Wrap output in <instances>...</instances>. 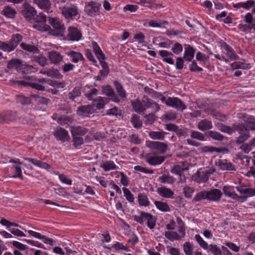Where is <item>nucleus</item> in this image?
<instances>
[{"label":"nucleus","instance_id":"dca6fc26","mask_svg":"<svg viewBox=\"0 0 255 255\" xmlns=\"http://www.w3.org/2000/svg\"><path fill=\"white\" fill-rule=\"evenodd\" d=\"M234 187L230 186H225L223 188L224 193L227 196L231 197L237 201L244 202L246 201V197L238 196L234 190Z\"/></svg>","mask_w":255,"mask_h":255},{"label":"nucleus","instance_id":"5fc2aeb1","mask_svg":"<svg viewBox=\"0 0 255 255\" xmlns=\"http://www.w3.org/2000/svg\"><path fill=\"white\" fill-rule=\"evenodd\" d=\"M235 126H234V128L233 129L229 126L225 125L223 124H221L218 125V128L219 130L224 132L232 134L233 132L236 131Z\"/></svg>","mask_w":255,"mask_h":255},{"label":"nucleus","instance_id":"774afa93","mask_svg":"<svg viewBox=\"0 0 255 255\" xmlns=\"http://www.w3.org/2000/svg\"><path fill=\"white\" fill-rule=\"evenodd\" d=\"M171 50L174 54L178 55L182 51L183 47L180 43L176 42L174 44Z\"/></svg>","mask_w":255,"mask_h":255},{"label":"nucleus","instance_id":"2eb2a0df","mask_svg":"<svg viewBox=\"0 0 255 255\" xmlns=\"http://www.w3.org/2000/svg\"><path fill=\"white\" fill-rule=\"evenodd\" d=\"M167 106L179 111H183L186 109V106L184 103L177 97H168Z\"/></svg>","mask_w":255,"mask_h":255},{"label":"nucleus","instance_id":"423d86ee","mask_svg":"<svg viewBox=\"0 0 255 255\" xmlns=\"http://www.w3.org/2000/svg\"><path fill=\"white\" fill-rule=\"evenodd\" d=\"M188 167H184L183 165H176L171 170L173 174L179 175L182 182H188L191 181V177L188 174Z\"/></svg>","mask_w":255,"mask_h":255},{"label":"nucleus","instance_id":"13d9d810","mask_svg":"<svg viewBox=\"0 0 255 255\" xmlns=\"http://www.w3.org/2000/svg\"><path fill=\"white\" fill-rule=\"evenodd\" d=\"M56 174L58 175L59 179L62 183L68 185H71L72 184V180L68 178L65 174H60L58 172H57Z\"/></svg>","mask_w":255,"mask_h":255},{"label":"nucleus","instance_id":"a211bd4d","mask_svg":"<svg viewBox=\"0 0 255 255\" xmlns=\"http://www.w3.org/2000/svg\"><path fill=\"white\" fill-rule=\"evenodd\" d=\"M53 119L56 120L60 125L67 128L71 124L74 119L70 116L65 115H58L54 114L53 116Z\"/></svg>","mask_w":255,"mask_h":255},{"label":"nucleus","instance_id":"f3484780","mask_svg":"<svg viewBox=\"0 0 255 255\" xmlns=\"http://www.w3.org/2000/svg\"><path fill=\"white\" fill-rule=\"evenodd\" d=\"M222 48L225 50L226 53V57L231 60H236L239 59V56L236 54L234 49L229 45L223 41L219 42Z\"/></svg>","mask_w":255,"mask_h":255},{"label":"nucleus","instance_id":"864d4df0","mask_svg":"<svg viewBox=\"0 0 255 255\" xmlns=\"http://www.w3.org/2000/svg\"><path fill=\"white\" fill-rule=\"evenodd\" d=\"M131 123L133 127L136 128H140L142 125V123L140 120L139 117L136 115L132 116L131 119Z\"/></svg>","mask_w":255,"mask_h":255},{"label":"nucleus","instance_id":"603ef678","mask_svg":"<svg viewBox=\"0 0 255 255\" xmlns=\"http://www.w3.org/2000/svg\"><path fill=\"white\" fill-rule=\"evenodd\" d=\"M207 250L214 255H222V251L216 245H208V248H207Z\"/></svg>","mask_w":255,"mask_h":255},{"label":"nucleus","instance_id":"2f4dec72","mask_svg":"<svg viewBox=\"0 0 255 255\" xmlns=\"http://www.w3.org/2000/svg\"><path fill=\"white\" fill-rule=\"evenodd\" d=\"M100 167L106 172L119 168L113 160H110L102 161L100 163Z\"/></svg>","mask_w":255,"mask_h":255},{"label":"nucleus","instance_id":"8fccbe9b","mask_svg":"<svg viewBox=\"0 0 255 255\" xmlns=\"http://www.w3.org/2000/svg\"><path fill=\"white\" fill-rule=\"evenodd\" d=\"M72 142L74 146L77 149H80L84 144V138L82 136H72Z\"/></svg>","mask_w":255,"mask_h":255},{"label":"nucleus","instance_id":"ea45409f","mask_svg":"<svg viewBox=\"0 0 255 255\" xmlns=\"http://www.w3.org/2000/svg\"><path fill=\"white\" fill-rule=\"evenodd\" d=\"M48 57L51 62L54 64H58L63 60V56L59 52L56 51L49 52Z\"/></svg>","mask_w":255,"mask_h":255},{"label":"nucleus","instance_id":"b1692460","mask_svg":"<svg viewBox=\"0 0 255 255\" xmlns=\"http://www.w3.org/2000/svg\"><path fill=\"white\" fill-rule=\"evenodd\" d=\"M66 54L69 57L70 61L74 63H77L80 61L83 62L85 60L82 54L79 52L70 50L66 52Z\"/></svg>","mask_w":255,"mask_h":255},{"label":"nucleus","instance_id":"6ab92c4d","mask_svg":"<svg viewBox=\"0 0 255 255\" xmlns=\"http://www.w3.org/2000/svg\"><path fill=\"white\" fill-rule=\"evenodd\" d=\"M77 114L80 116L89 117L95 112L92 105H86L79 106L77 109Z\"/></svg>","mask_w":255,"mask_h":255},{"label":"nucleus","instance_id":"6e6d98bb","mask_svg":"<svg viewBox=\"0 0 255 255\" xmlns=\"http://www.w3.org/2000/svg\"><path fill=\"white\" fill-rule=\"evenodd\" d=\"M81 91L80 90L77 88H74L73 90L69 93L68 94V98L73 101H75V99L77 97H79L81 95Z\"/></svg>","mask_w":255,"mask_h":255},{"label":"nucleus","instance_id":"bf43d9fd","mask_svg":"<svg viewBox=\"0 0 255 255\" xmlns=\"http://www.w3.org/2000/svg\"><path fill=\"white\" fill-rule=\"evenodd\" d=\"M207 135L215 140L222 141L224 139V136L222 134L215 131H208Z\"/></svg>","mask_w":255,"mask_h":255},{"label":"nucleus","instance_id":"72a5a7b5","mask_svg":"<svg viewBox=\"0 0 255 255\" xmlns=\"http://www.w3.org/2000/svg\"><path fill=\"white\" fill-rule=\"evenodd\" d=\"M22 62L19 59L13 58L7 62L6 67L10 70L15 69L18 73Z\"/></svg>","mask_w":255,"mask_h":255},{"label":"nucleus","instance_id":"4468645a","mask_svg":"<svg viewBox=\"0 0 255 255\" xmlns=\"http://www.w3.org/2000/svg\"><path fill=\"white\" fill-rule=\"evenodd\" d=\"M27 232L30 236L41 240L45 244L49 245L50 246H53L56 244L55 240L52 238H48L46 236L42 235L39 233L32 230H28Z\"/></svg>","mask_w":255,"mask_h":255},{"label":"nucleus","instance_id":"69168bd1","mask_svg":"<svg viewBox=\"0 0 255 255\" xmlns=\"http://www.w3.org/2000/svg\"><path fill=\"white\" fill-rule=\"evenodd\" d=\"M98 90L96 88H92L89 91L85 94L86 97L89 100H93L94 99V96L98 94Z\"/></svg>","mask_w":255,"mask_h":255},{"label":"nucleus","instance_id":"20e7f679","mask_svg":"<svg viewBox=\"0 0 255 255\" xmlns=\"http://www.w3.org/2000/svg\"><path fill=\"white\" fill-rule=\"evenodd\" d=\"M22 40V36L18 33L13 34L7 42L0 41V49L7 53L13 51Z\"/></svg>","mask_w":255,"mask_h":255},{"label":"nucleus","instance_id":"3c124183","mask_svg":"<svg viewBox=\"0 0 255 255\" xmlns=\"http://www.w3.org/2000/svg\"><path fill=\"white\" fill-rule=\"evenodd\" d=\"M164 235L167 239L171 241L179 240L181 239V237L175 232L166 231Z\"/></svg>","mask_w":255,"mask_h":255},{"label":"nucleus","instance_id":"bb28decb","mask_svg":"<svg viewBox=\"0 0 255 255\" xmlns=\"http://www.w3.org/2000/svg\"><path fill=\"white\" fill-rule=\"evenodd\" d=\"M216 165L219 168L223 170L235 171L236 170L235 167L230 162H228L226 159H219L216 162Z\"/></svg>","mask_w":255,"mask_h":255},{"label":"nucleus","instance_id":"f257e3e1","mask_svg":"<svg viewBox=\"0 0 255 255\" xmlns=\"http://www.w3.org/2000/svg\"><path fill=\"white\" fill-rule=\"evenodd\" d=\"M132 106L135 112L139 114L143 113L147 109H153L156 112L160 110V106L156 102L144 96L141 100H136L132 102Z\"/></svg>","mask_w":255,"mask_h":255},{"label":"nucleus","instance_id":"7ed1b4c3","mask_svg":"<svg viewBox=\"0 0 255 255\" xmlns=\"http://www.w3.org/2000/svg\"><path fill=\"white\" fill-rule=\"evenodd\" d=\"M139 215L133 216V220L135 222L142 225L144 222H146L147 226L151 230L153 229L156 225V218L152 214L141 211Z\"/></svg>","mask_w":255,"mask_h":255},{"label":"nucleus","instance_id":"aec40b11","mask_svg":"<svg viewBox=\"0 0 255 255\" xmlns=\"http://www.w3.org/2000/svg\"><path fill=\"white\" fill-rule=\"evenodd\" d=\"M54 135L62 142L67 141L70 138L68 131L62 128H57L54 132Z\"/></svg>","mask_w":255,"mask_h":255},{"label":"nucleus","instance_id":"4be33fe9","mask_svg":"<svg viewBox=\"0 0 255 255\" xmlns=\"http://www.w3.org/2000/svg\"><path fill=\"white\" fill-rule=\"evenodd\" d=\"M37 71L38 69L36 67L26 63H24L22 61L18 73L24 76L26 75L35 73Z\"/></svg>","mask_w":255,"mask_h":255},{"label":"nucleus","instance_id":"052dcab7","mask_svg":"<svg viewBox=\"0 0 255 255\" xmlns=\"http://www.w3.org/2000/svg\"><path fill=\"white\" fill-rule=\"evenodd\" d=\"M32 60L37 62L40 66H44L47 63V59L42 55L34 56Z\"/></svg>","mask_w":255,"mask_h":255},{"label":"nucleus","instance_id":"c03bdc74","mask_svg":"<svg viewBox=\"0 0 255 255\" xmlns=\"http://www.w3.org/2000/svg\"><path fill=\"white\" fill-rule=\"evenodd\" d=\"M198 128L203 131L208 130L212 128V124L206 119L203 120L198 123Z\"/></svg>","mask_w":255,"mask_h":255},{"label":"nucleus","instance_id":"c85d7f7f","mask_svg":"<svg viewBox=\"0 0 255 255\" xmlns=\"http://www.w3.org/2000/svg\"><path fill=\"white\" fill-rule=\"evenodd\" d=\"M70 131L72 136L83 137L88 132V129L81 126H72L70 128Z\"/></svg>","mask_w":255,"mask_h":255},{"label":"nucleus","instance_id":"cd10ccee","mask_svg":"<svg viewBox=\"0 0 255 255\" xmlns=\"http://www.w3.org/2000/svg\"><path fill=\"white\" fill-rule=\"evenodd\" d=\"M165 156L160 155H150L147 158L146 161L151 165L156 166L161 164L165 160Z\"/></svg>","mask_w":255,"mask_h":255},{"label":"nucleus","instance_id":"4c0bfd02","mask_svg":"<svg viewBox=\"0 0 255 255\" xmlns=\"http://www.w3.org/2000/svg\"><path fill=\"white\" fill-rule=\"evenodd\" d=\"M16 13L15 9L9 5L5 6L1 11V14L7 18H14Z\"/></svg>","mask_w":255,"mask_h":255},{"label":"nucleus","instance_id":"412c9836","mask_svg":"<svg viewBox=\"0 0 255 255\" xmlns=\"http://www.w3.org/2000/svg\"><path fill=\"white\" fill-rule=\"evenodd\" d=\"M24 159L25 161L31 163L33 165L36 167L45 169L47 171H49V170L51 168V166L50 164H49L46 162H43L37 159L32 158L30 157H24Z\"/></svg>","mask_w":255,"mask_h":255},{"label":"nucleus","instance_id":"1a4fd4ad","mask_svg":"<svg viewBox=\"0 0 255 255\" xmlns=\"http://www.w3.org/2000/svg\"><path fill=\"white\" fill-rule=\"evenodd\" d=\"M82 33L80 29L74 26H71L67 29L65 40L71 41H78L81 39Z\"/></svg>","mask_w":255,"mask_h":255},{"label":"nucleus","instance_id":"a878e982","mask_svg":"<svg viewBox=\"0 0 255 255\" xmlns=\"http://www.w3.org/2000/svg\"><path fill=\"white\" fill-rule=\"evenodd\" d=\"M92 101L93 103L91 105L95 112L97 110L103 109L108 102L107 99L103 97H98L94 98Z\"/></svg>","mask_w":255,"mask_h":255},{"label":"nucleus","instance_id":"49530a36","mask_svg":"<svg viewBox=\"0 0 255 255\" xmlns=\"http://www.w3.org/2000/svg\"><path fill=\"white\" fill-rule=\"evenodd\" d=\"M167 134V132L161 131H152L149 133V137L153 139H159L163 140L164 138L165 135Z\"/></svg>","mask_w":255,"mask_h":255},{"label":"nucleus","instance_id":"0eeeda50","mask_svg":"<svg viewBox=\"0 0 255 255\" xmlns=\"http://www.w3.org/2000/svg\"><path fill=\"white\" fill-rule=\"evenodd\" d=\"M78 8L75 4L65 5L61 9L62 15L67 19H73L76 16L79 15Z\"/></svg>","mask_w":255,"mask_h":255},{"label":"nucleus","instance_id":"de8ad7c7","mask_svg":"<svg viewBox=\"0 0 255 255\" xmlns=\"http://www.w3.org/2000/svg\"><path fill=\"white\" fill-rule=\"evenodd\" d=\"M138 201L139 205L141 206L147 207L149 206L150 204V202L147 196L144 194H138Z\"/></svg>","mask_w":255,"mask_h":255},{"label":"nucleus","instance_id":"7c9ffc66","mask_svg":"<svg viewBox=\"0 0 255 255\" xmlns=\"http://www.w3.org/2000/svg\"><path fill=\"white\" fill-rule=\"evenodd\" d=\"M207 199L210 201H219L221 197L222 193L221 191L217 189H214L209 191H206Z\"/></svg>","mask_w":255,"mask_h":255},{"label":"nucleus","instance_id":"f8f14e48","mask_svg":"<svg viewBox=\"0 0 255 255\" xmlns=\"http://www.w3.org/2000/svg\"><path fill=\"white\" fill-rule=\"evenodd\" d=\"M23 9L21 11L22 15L27 20L34 19L36 15L37 11L35 8L28 3H25L23 5Z\"/></svg>","mask_w":255,"mask_h":255},{"label":"nucleus","instance_id":"37998d69","mask_svg":"<svg viewBox=\"0 0 255 255\" xmlns=\"http://www.w3.org/2000/svg\"><path fill=\"white\" fill-rule=\"evenodd\" d=\"M245 128L249 131L250 130H255V118L254 117L250 116L248 120L245 121L244 125Z\"/></svg>","mask_w":255,"mask_h":255},{"label":"nucleus","instance_id":"e2e57ef3","mask_svg":"<svg viewBox=\"0 0 255 255\" xmlns=\"http://www.w3.org/2000/svg\"><path fill=\"white\" fill-rule=\"evenodd\" d=\"M195 238L201 247L204 250H207V248H208V245L207 243L204 241L199 235H196L195 236Z\"/></svg>","mask_w":255,"mask_h":255},{"label":"nucleus","instance_id":"680f3d73","mask_svg":"<svg viewBox=\"0 0 255 255\" xmlns=\"http://www.w3.org/2000/svg\"><path fill=\"white\" fill-rule=\"evenodd\" d=\"M112 248L115 249L116 251L123 250L126 252L130 251V250L127 246H125L123 243L116 242V243L112 245Z\"/></svg>","mask_w":255,"mask_h":255},{"label":"nucleus","instance_id":"39448f33","mask_svg":"<svg viewBox=\"0 0 255 255\" xmlns=\"http://www.w3.org/2000/svg\"><path fill=\"white\" fill-rule=\"evenodd\" d=\"M10 163H14L11 167L8 168V172L10 177L13 178H18L21 180L23 179V176L22 173L21 165L22 163L18 158L11 159Z\"/></svg>","mask_w":255,"mask_h":255},{"label":"nucleus","instance_id":"e433bc0d","mask_svg":"<svg viewBox=\"0 0 255 255\" xmlns=\"http://www.w3.org/2000/svg\"><path fill=\"white\" fill-rule=\"evenodd\" d=\"M14 119V116L10 111L0 113V124L7 123Z\"/></svg>","mask_w":255,"mask_h":255},{"label":"nucleus","instance_id":"c756f323","mask_svg":"<svg viewBox=\"0 0 255 255\" xmlns=\"http://www.w3.org/2000/svg\"><path fill=\"white\" fill-rule=\"evenodd\" d=\"M113 83L119 98L123 100L127 99V92L122 84L118 80H114Z\"/></svg>","mask_w":255,"mask_h":255},{"label":"nucleus","instance_id":"a19ab883","mask_svg":"<svg viewBox=\"0 0 255 255\" xmlns=\"http://www.w3.org/2000/svg\"><path fill=\"white\" fill-rule=\"evenodd\" d=\"M20 46L24 50L33 54L38 53L40 52L37 46L26 43L22 42L20 43Z\"/></svg>","mask_w":255,"mask_h":255},{"label":"nucleus","instance_id":"f03ea898","mask_svg":"<svg viewBox=\"0 0 255 255\" xmlns=\"http://www.w3.org/2000/svg\"><path fill=\"white\" fill-rule=\"evenodd\" d=\"M31 78L33 81L26 82L24 80H10V82L11 84H17L19 86H28L38 91H44L46 90L45 87L41 84L42 83L46 82V79L44 78H37L34 76L31 77Z\"/></svg>","mask_w":255,"mask_h":255},{"label":"nucleus","instance_id":"a18cd8bd","mask_svg":"<svg viewBox=\"0 0 255 255\" xmlns=\"http://www.w3.org/2000/svg\"><path fill=\"white\" fill-rule=\"evenodd\" d=\"M157 209L162 212H169L170 210V207L166 202L155 201L154 202Z\"/></svg>","mask_w":255,"mask_h":255},{"label":"nucleus","instance_id":"338daca9","mask_svg":"<svg viewBox=\"0 0 255 255\" xmlns=\"http://www.w3.org/2000/svg\"><path fill=\"white\" fill-rule=\"evenodd\" d=\"M184 58L188 61H191V46L187 45L184 53Z\"/></svg>","mask_w":255,"mask_h":255},{"label":"nucleus","instance_id":"ddd939ff","mask_svg":"<svg viewBox=\"0 0 255 255\" xmlns=\"http://www.w3.org/2000/svg\"><path fill=\"white\" fill-rule=\"evenodd\" d=\"M100 5L98 2L91 1L86 3L85 10L89 15L94 16L99 12Z\"/></svg>","mask_w":255,"mask_h":255},{"label":"nucleus","instance_id":"6e6552de","mask_svg":"<svg viewBox=\"0 0 255 255\" xmlns=\"http://www.w3.org/2000/svg\"><path fill=\"white\" fill-rule=\"evenodd\" d=\"M147 144L150 148L151 152L156 154L165 153L168 147L167 144L159 141H151Z\"/></svg>","mask_w":255,"mask_h":255},{"label":"nucleus","instance_id":"393cba45","mask_svg":"<svg viewBox=\"0 0 255 255\" xmlns=\"http://www.w3.org/2000/svg\"><path fill=\"white\" fill-rule=\"evenodd\" d=\"M33 2L36 4L39 8L44 11L50 13L52 11L51 9V3L50 0H33Z\"/></svg>","mask_w":255,"mask_h":255},{"label":"nucleus","instance_id":"5701e85b","mask_svg":"<svg viewBox=\"0 0 255 255\" xmlns=\"http://www.w3.org/2000/svg\"><path fill=\"white\" fill-rule=\"evenodd\" d=\"M48 20L49 23L54 29L57 30L59 33L63 32L64 31L65 28L59 18L57 17H49Z\"/></svg>","mask_w":255,"mask_h":255},{"label":"nucleus","instance_id":"9b49d317","mask_svg":"<svg viewBox=\"0 0 255 255\" xmlns=\"http://www.w3.org/2000/svg\"><path fill=\"white\" fill-rule=\"evenodd\" d=\"M102 94L110 98V99L116 103H119L121 101L117 94H116L113 88L110 85L102 86L101 87Z\"/></svg>","mask_w":255,"mask_h":255},{"label":"nucleus","instance_id":"58836bf2","mask_svg":"<svg viewBox=\"0 0 255 255\" xmlns=\"http://www.w3.org/2000/svg\"><path fill=\"white\" fill-rule=\"evenodd\" d=\"M92 47L93 51L99 61H101V60L106 59L105 55L104 54L100 47L96 42L94 41L92 42Z\"/></svg>","mask_w":255,"mask_h":255},{"label":"nucleus","instance_id":"79ce46f5","mask_svg":"<svg viewBox=\"0 0 255 255\" xmlns=\"http://www.w3.org/2000/svg\"><path fill=\"white\" fill-rule=\"evenodd\" d=\"M104 60H101V61H99L102 68L99 71V74L102 78L106 77L110 72L108 64Z\"/></svg>","mask_w":255,"mask_h":255},{"label":"nucleus","instance_id":"c9c22d12","mask_svg":"<svg viewBox=\"0 0 255 255\" xmlns=\"http://www.w3.org/2000/svg\"><path fill=\"white\" fill-rule=\"evenodd\" d=\"M236 188L241 194L247 195L246 198L248 197L255 196V189L247 188L245 185L237 186Z\"/></svg>","mask_w":255,"mask_h":255},{"label":"nucleus","instance_id":"4d7b16f0","mask_svg":"<svg viewBox=\"0 0 255 255\" xmlns=\"http://www.w3.org/2000/svg\"><path fill=\"white\" fill-rule=\"evenodd\" d=\"M123 190L124 194V196L126 197V199L129 203H133L134 201V198L133 197V195L131 193L130 190L125 187L123 188Z\"/></svg>","mask_w":255,"mask_h":255},{"label":"nucleus","instance_id":"09e8293b","mask_svg":"<svg viewBox=\"0 0 255 255\" xmlns=\"http://www.w3.org/2000/svg\"><path fill=\"white\" fill-rule=\"evenodd\" d=\"M160 183L164 184H172L174 182V178L171 176L163 174L158 180Z\"/></svg>","mask_w":255,"mask_h":255},{"label":"nucleus","instance_id":"9d476101","mask_svg":"<svg viewBox=\"0 0 255 255\" xmlns=\"http://www.w3.org/2000/svg\"><path fill=\"white\" fill-rule=\"evenodd\" d=\"M236 131H238L240 135L236 137V142L239 144L243 143L250 136L249 131L245 128L243 124H239L235 126Z\"/></svg>","mask_w":255,"mask_h":255},{"label":"nucleus","instance_id":"473e14b6","mask_svg":"<svg viewBox=\"0 0 255 255\" xmlns=\"http://www.w3.org/2000/svg\"><path fill=\"white\" fill-rule=\"evenodd\" d=\"M156 192L159 196L163 198H173L174 192L170 188L162 186L158 187Z\"/></svg>","mask_w":255,"mask_h":255},{"label":"nucleus","instance_id":"f704fd0d","mask_svg":"<svg viewBox=\"0 0 255 255\" xmlns=\"http://www.w3.org/2000/svg\"><path fill=\"white\" fill-rule=\"evenodd\" d=\"M159 54L161 57L163 58V61L169 64H174V61L172 58L174 56L173 54L171 52L165 50H162L159 51Z\"/></svg>","mask_w":255,"mask_h":255},{"label":"nucleus","instance_id":"0e129e2a","mask_svg":"<svg viewBox=\"0 0 255 255\" xmlns=\"http://www.w3.org/2000/svg\"><path fill=\"white\" fill-rule=\"evenodd\" d=\"M75 68V65L71 63H65L61 67V70L63 73H68L73 71Z\"/></svg>","mask_w":255,"mask_h":255}]
</instances>
